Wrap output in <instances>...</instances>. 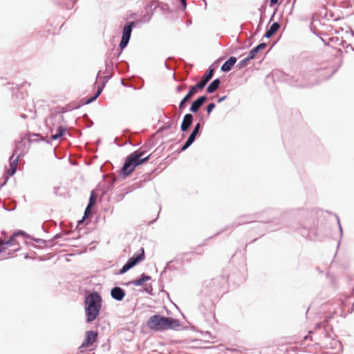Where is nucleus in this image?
<instances>
[{
    "mask_svg": "<svg viewBox=\"0 0 354 354\" xmlns=\"http://www.w3.org/2000/svg\"><path fill=\"white\" fill-rule=\"evenodd\" d=\"M110 295L111 298L114 300L121 301L126 295V291L119 286H114L111 289Z\"/></svg>",
    "mask_w": 354,
    "mask_h": 354,
    "instance_id": "17",
    "label": "nucleus"
},
{
    "mask_svg": "<svg viewBox=\"0 0 354 354\" xmlns=\"http://www.w3.org/2000/svg\"><path fill=\"white\" fill-rule=\"evenodd\" d=\"M1 244L3 245V247L6 248H8V246L12 247L16 245H19L18 242L17 241L16 234L13 233L7 241H2Z\"/></svg>",
    "mask_w": 354,
    "mask_h": 354,
    "instance_id": "30",
    "label": "nucleus"
},
{
    "mask_svg": "<svg viewBox=\"0 0 354 354\" xmlns=\"http://www.w3.org/2000/svg\"><path fill=\"white\" fill-rule=\"evenodd\" d=\"M337 224H338V228H339V236H340V238L342 237V235H343V230H342V227L340 224V221H339V219L338 217H337Z\"/></svg>",
    "mask_w": 354,
    "mask_h": 354,
    "instance_id": "56",
    "label": "nucleus"
},
{
    "mask_svg": "<svg viewBox=\"0 0 354 354\" xmlns=\"http://www.w3.org/2000/svg\"><path fill=\"white\" fill-rule=\"evenodd\" d=\"M312 227L311 220L307 218L304 223H299L297 230L301 234L302 236H307L308 235L309 229Z\"/></svg>",
    "mask_w": 354,
    "mask_h": 354,
    "instance_id": "20",
    "label": "nucleus"
},
{
    "mask_svg": "<svg viewBox=\"0 0 354 354\" xmlns=\"http://www.w3.org/2000/svg\"><path fill=\"white\" fill-rule=\"evenodd\" d=\"M194 122V115L192 113H186L180 124V131L183 133L187 132Z\"/></svg>",
    "mask_w": 354,
    "mask_h": 354,
    "instance_id": "18",
    "label": "nucleus"
},
{
    "mask_svg": "<svg viewBox=\"0 0 354 354\" xmlns=\"http://www.w3.org/2000/svg\"><path fill=\"white\" fill-rule=\"evenodd\" d=\"M165 330L172 329L178 330L181 326V322L171 317H166Z\"/></svg>",
    "mask_w": 354,
    "mask_h": 354,
    "instance_id": "19",
    "label": "nucleus"
},
{
    "mask_svg": "<svg viewBox=\"0 0 354 354\" xmlns=\"http://www.w3.org/2000/svg\"><path fill=\"white\" fill-rule=\"evenodd\" d=\"M136 21H128L123 26L122 37L119 44V48H121V50H124L128 46L131 39L132 30L133 28L136 27Z\"/></svg>",
    "mask_w": 354,
    "mask_h": 354,
    "instance_id": "9",
    "label": "nucleus"
},
{
    "mask_svg": "<svg viewBox=\"0 0 354 354\" xmlns=\"http://www.w3.org/2000/svg\"><path fill=\"white\" fill-rule=\"evenodd\" d=\"M14 234H16L17 237L19 236H22L26 239H32V236H30V234L26 233L25 231L21 230H19L15 231L14 232Z\"/></svg>",
    "mask_w": 354,
    "mask_h": 354,
    "instance_id": "39",
    "label": "nucleus"
},
{
    "mask_svg": "<svg viewBox=\"0 0 354 354\" xmlns=\"http://www.w3.org/2000/svg\"><path fill=\"white\" fill-rule=\"evenodd\" d=\"M59 189H60V187L59 186H55L53 187V193H54V194H55L56 196L61 195V194H59Z\"/></svg>",
    "mask_w": 354,
    "mask_h": 354,
    "instance_id": "58",
    "label": "nucleus"
},
{
    "mask_svg": "<svg viewBox=\"0 0 354 354\" xmlns=\"http://www.w3.org/2000/svg\"><path fill=\"white\" fill-rule=\"evenodd\" d=\"M157 168L153 169L151 172H147L143 174L142 179L140 181L147 182L149 181L153 178L156 174Z\"/></svg>",
    "mask_w": 354,
    "mask_h": 354,
    "instance_id": "33",
    "label": "nucleus"
},
{
    "mask_svg": "<svg viewBox=\"0 0 354 354\" xmlns=\"http://www.w3.org/2000/svg\"><path fill=\"white\" fill-rule=\"evenodd\" d=\"M216 104L214 102H211L206 106V111L207 115H209L212 111L215 109Z\"/></svg>",
    "mask_w": 354,
    "mask_h": 354,
    "instance_id": "45",
    "label": "nucleus"
},
{
    "mask_svg": "<svg viewBox=\"0 0 354 354\" xmlns=\"http://www.w3.org/2000/svg\"><path fill=\"white\" fill-rule=\"evenodd\" d=\"M6 249H7L6 247H3V245H2L1 243L0 244V254L2 253L3 252L6 251Z\"/></svg>",
    "mask_w": 354,
    "mask_h": 354,
    "instance_id": "63",
    "label": "nucleus"
},
{
    "mask_svg": "<svg viewBox=\"0 0 354 354\" xmlns=\"http://www.w3.org/2000/svg\"><path fill=\"white\" fill-rule=\"evenodd\" d=\"M310 30H311V32H312L314 35H317V37H319V35H321L322 34V32H319V31L316 29V28H315V27H313V26H310Z\"/></svg>",
    "mask_w": 354,
    "mask_h": 354,
    "instance_id": "54",
    "label": "nucleus"
},
{
    "mask_svg": "<svg viewBox=\"0 0 354 354\" xmlns=\"http://www.w3.org/2000/svg\"><path fill=\"white\" fill-rule=\"evenodd\" d=\"M21 157H23V151H21L15 158H12V157L9 158L10 162V168L7 170V178L8 179L9 177L12 176L17 171V165L18 161Z\"/></svg>",
    "mask_w": 354,
    "mask_h": 354,
    "instance_id": "16",
    "label": "nucleus"
},
{
    "mask_svg": "<svg viewBox=\"0 0 354 354\" xmlns=\"http://www.w3.org/2000/svg\"><path fill=\"white\" fill-rule=\"evenodd\" d=\"M221 84V81L220 78H216L213 81H212L206 88V91L208 93H214L220 86Z\"/></svg>",
    "mask_w": 354,
    "mask_h": 354,
    "instance_id": "25",
    "label": "nucleus"
},
{
    "mask_svg": "<svg viewBox=\"0 0 354 354\" xmlns=\"http://www.w3.org/2000/svg\"><path fill=\"white\" fill-rule=\"evenodd\" d=\"M151 279V276L146 274L145 273H142L140 274L139 278L135 279L126 283H123L122 284L124 286H129L131 285L140 286H142L145 282L150 281Z\"/></svg>",
    "mask_w": 354,
    "mask_h": 354,
    "instance_id": "15",
    "label": "nucleus"
},
{
    "mask_svg": "<svg viewBox=\"0 0 354 354\" xmlns=\"http://www.w3.org/2000/svg\"><path fill=\"white\" fill-rule=\"evenodd\" d=\"M66 111H54L46 119L45 124L50 131L53 132L54 129L62 125L64 122L63 113Z\"/></svg>",
    "mask_w": 354,
    "mask_h": 354,
    "instance_id": "10",
    "label": "nucleus"
},
{
    "mask_svg": "<svg viewBox=\"0 0 354 354\" xmlns=\"http://www.w3.org/2000/svg\"><path fill=\"white\" fill-rule=\"evenodd\" d=\"M141 292H145L150 295H153V288L151 285L142 288L140 290Z\"/></svg>",
    "mask_w": 354,
    "mask_h": 354,
    "instance_id": "46",
    "label": "nucleus"
},
{
    "mask_svg": "<svg viewBox=\"0 0 354 354\" xmlns=\"http://www.w3.org/2000/svg\"><path fill=\"white\" fill-rule=\"evenodd\" d=\"M25 145L26 142L24 138H21V140L16 142L15 149L12 152V154L10 157H12L13 158L15 155L17 156L19 153H21V151H23L24 156V154L26 153V151H25Z\"/></svg>",
    "mask_w": 354,
    "mask_h": 354,
    "instance_id": "23",
    "label": "nucleus"
},
{
    "mask_svg": "<svg viewBox=\"0 0 354 354\" xmlns=\"http://www.w3.org/2000/svg\"><path fill=\"white\" fill-rule=\"evenodd\" d=\"M91 207L86 206V207L85 208V210H84V216L82 220H80L78 221V225H80L81 223H83L84 219L87 218L88 216V215L91 214Z\"/></svg>",
    "mask_w": 354,
    "mask_h": 354,
    "instance_id": "43",
    "label": "nucleus"
},
{
    "mask_svg": "<svg viewBox=\"0 0 354 354\" xmlns=\"http://www.w3.org/2000/svg\"><path fill=\"white\" fill-rule=\"evenodd\" d=\"M215 70L216 68L214 67V65L212 64L208 68V69L203 76L201 82L196 83L194 85L189 88L186 95L181 100V101L179 103L178 109L180 111H183L186 108L187 103L190 100V98H192L194 95H196L198 91L202 90L206 86L208 82L213 77Z\"/></svg>",
    "mask_w": 354,
    "mask_h": 354,
    "instance_id": "5",
    "label": "nucleus"
},
{
    "mask_svg": "<svg viewBox=\"0 0 354 354\" xmlns=\"http://www.w3.org/2000/svg\"><path fill=\"white\" fill-rule=\"evenodd\" d=\"M207 99V95H203L197 97L191 103L189 111L193 113H196Z\"/></svg>",
    "mask_w": 354,
    "mask_h": 354,
    "instance_id": "14",
    "label": "nucleus"
},
{
    "mask_svg": "<svg viewBox=\"0 0 354 354\" xmlns=\"http://www.w3.org/2000/svg\"><path fill=\"white\" fill-rule=\"evenodd\" d=\"M84 117L86 118V119H87V120H88V121H87V124H86V127H87V128H90V127H91L93 125V122L91 120H90V119H88V115H87V114H86V113H85V114L84 115Z\"/></svg>",
    "mask_w": 354,
    "mask_h": 354,
    "instance_id": "53",
    "label": "nucleus"
},
{
    "mask_svg": "<svg viewBox=\"0 0 354 354\" xmlns=\"http://www.w3.org/2000/svg\"><path fill=\"white\" fill-rule=\"evenodd\" d=\"M62 234L61 233L56 234L51 239H49L48 242L52 243L53 241H57L59 239H61Z\"/></svg>",
    "mask_w": 354,
    "mask_h": 354,
    "instance_id": "50",
    "label": "nucleus"
},
{
    "mask_svg": "<svg viewBox=\"0 0 354 354\" xmlns=\"http://www.w3.org/2000/svg\"><path fill=\"white\" fill-rule=\"evenodd\" d=\"M283 0H270L269 6L274 7L275 5H279Z\"/></svg>",
    "mask_w": 354,
    "mask_h": 354,
    "instance_id": "52",
    "label": "nucleus"
},
{
    "mask_svg": "<svg viewBox=\"0 0 354 354\" xmlns=\"http://www.w3.org/2000/svg\"><path fill=\"white\" fill-rule=\"evenodd\" d=\"M340 39H341V38H339L337 37H333L329 39L330 42H333L335 44L338 45V46L339 44Z\"/></svg>",
    "mask_w": 354,
    "mask_h": 354,
    "instance_id": "51",
    "label": "nucleus"
},
{
    "mask_svg": "<svg viewBox=\"0 0 354 354\" xmlns=\"http://www.w3.org/2000/svg\"><path fill=\"white\" fill-rule=\"evenodd\" d=\"M195 141L192 140V139L187 138V140L185 142V143L182 145L180 147V151H185Z\"/></svg>",
    "mask_w": 354,
    "mask_h": 354,
    "instance_id": "40",
    "label": "nucleus"
},
{
    "mask_svg": "<svg viewBox=\"0 0 354 354\" xmlns=\"http://www.w3.org/2000/svg\"><path fill=\"white\" fill-rule=\"evenodd\" d=\"M341 315L346 317L348 314H351L354 310V297L351 295L346 297L344 301H342L340 304Z\"/></svg>",
    "mask_w": 354,
    "mask_h": 354,
    "instance_id": "11",
    "label": "nucleus"
},
{
    "mask_svg": "<svg viewBox=\"0 0 354 354\" xmlns=\"http://www.w3.org/2000/svg\"><path fill=\"white\" fill-rule=\"evenodd\" d=\"M117 180V178L114 177L111 180H103L102 182L99 183L97 186V190L101 192L102 197L105 196L110 190L114 187Z\"/></svg>",
    "mask_w": 354,
    "mask_h": 354,
    "instance_id": "13",
    "label": "nucleus"
},
{
    "mask_svg": "<svg viewBox=\"0 0 354 354\" xmlns=\"http://www.w3.org/2000/svg\"><path fill=\"white\" fill-rule=\"evenodd\" d=\"M237 61V58L230 56L221 66V71L224 73L230 72Z\"/></svg>",
    "mask_w": 354,
    "mask_h": 354,
    "instance_id": "21",
    "label": "nucleus"
},
{
    "mask_svg": "<svg viewBox=\"0 0 354 354\" xmlns=\"http://www.w3.org/2000/svg\"><path fill=\"white\" fill-rule=\"evenodd\" d=\"M145 259V252L143 248L133 254L127 261L123 265V266L118 270V274H124L128 272L130 269L142 262Z\"/></svg>",
    "mask_w": 354,
    "mask_h": 354,
    "instance_id": "6",
    "label": "nucleus"
},
{
    "mask_svg": "<svg viewBox=\"0 0 354 354\" xmlns=\"http://www.w3.org/2000/svg\"><path fill=\"white\" fill-rule=\"evenodd\" d=\"M46 242L44 243V245L42 248H53L55 245H59V246H63L64 244L62 243H59V241H53L52 243L48 242V240H46Z\"/></svg>",
    "mask_w": 354,
    "mask_h": 354,
    "instance_id": "42",
    "label": "nucleus"
},
{
    "mask_svg": "<svg viewBox=\"0 0 354 354\" xmlns=\"http://www.w3.org/2000/svg\"><path fill=\"white\" fill-rule=\"evenodd\" d=\"M104 86H103V85L99 86L97 87V91H96V92H95V95H97V97H99V96H100V95L102 93V91H103V89H104Z\"/></svg>",
    "mask_w": 354,
    "mask_h": 354,
    "instance_id": "57",
    "label": "nucleus"
},
{
    "mask_svg": "<svg viewBox=\"0 0 354 354\" xmlns=\"http://www.w3.org/2000/svg\"><path fill=\"white\" fill-rule=\"evenodd\" d=\"M115 61L109 60V59L106 58L104 61L105 64V70L103 71V73H105L106 71H109L111 73H113L114 71V68L115 67V65H114Z\"/></svg>",
    "mask_w": 354,
    "mask_h": 354,
    "instance_id": "31",
    "label": "nucleus"
},
{
    "mask_svg": "<svg viewBox=\"0 0 354 354\" xmlns=\"http://www.w3.org/2000/svg\"><path fill=\"white\" fill-rule=\"evenodd\" d=\"M252 59L251 57H249V55H248V56L245 58L243 59L239 62V64L236 65V67L239 69H241L245 67L248 65V62Z\"/></svg>",
    "mask_w": 354,
    "mask_h": 354,
    "instance_id": "36",
    "label": "nucleus"
},
{
    "mask_svg": "<svg viewBox=\"0 0 354 354\" xmlns=\"http://www.w3.org/2000/svg\"><path fill=\"white\" fill-rule=\"evenodd\" d=\"M203 127V124L200 123V122H198L194 127L192 132L189 135L188 138L192 139V140L195 141L196 139V137L198 136H200L201 134V129Z\"/></svg>",
    "mask_w": 354,
    "mask_h": 354,
    "instance_id": "28",
    "label": "nucleus"
},
{
    "mask_svg": "<svg viewBox=\"0 0 354 354\" xmlns=\"http://www.w3.org/2000/svg\"><path fill=\"white\" fill-rule=\"evenodd\" d=\"M263 16H262V14L261 15V17H260V19H259V24L256 28V30L251 35L250 37V46H251L252 44H253V39L254 38V37L261 31V24H263Z\"/></svg>",
    "mask_w": 354,
    "mask_h": 354,
    "instance_id": "32",
    "label": "nucleus"
},
{
    "mask_svg": "<svg viewBox=\"0 0 354 354\" xmlns=\"http://www.w3.org/2000/svg\"><path fill=\"white\" fill-rule=\"evenodd\" d=\"M173 261H169L166 263L163 270L160 273V276L163 275L167 270H175L176 268L174 266L171 265Z\"/></svg>",
    "mask_w": 354,
    "mask_h": 354,
    "instance_id": "38",
    "label": "nucleus"
},
{
    "mask_svg": "<svg viewBox=\"0 0 354 354\" xmlns=\"http://www.w3.org/2000/svg\"><path fill=\"white\" fill-rule=\"evenodd\" d=\"M162 12H169V6L167 3L159 1L158 7Z\"/></svg>",
    "mask_w": 354,
    "mask_h": 354,
    "instance_id": "44",
    "label": "nucleus"
},
{
    "mask_svg": "<svg viewBox=\"0 0 354 354\" xmlns=\"http://www.w3.org/2000/svg\"><path fill=\"white\" fill-rule=\"evenodd\" d=\"M115 68L120 73H125L129 69V65L126 61H120L115 64Z\"/></svg>",
    "mask_w": 354,
    "mask_h": 354,
    "instance_id": "29",
    "label": "nucleus"
},
{
    "mask_svg": "<svg viewBox=\"0 0 354 354\" xmlns=\"http://www.w3.org/2000/svg\"><path fill=\"white\" fill-rule=\"evenodd\" d=\"M246 279V268H243L238 276L235 273L228 274L225 279L219 275L203 281L199 293L200 304L198 310L207 322H212L215 318L214 304L218 300L223 287L227 282H233L236 285L243 283Z\"/></svg>",
    "mask_w": 354,
    "mask_h": 354,
    "instance_id": "1",
    "label": "nucleus"
},
{
    "mask_svg": "<svg viewBox=\"0 0 354 354\" xmlns=\"http://www.w3.org/2000/svg\"><path fill=\"white\" fill-rule=\"evenodd\" d=\"M123 50L119 48L116 50L115 49H111L107 51L106 54V58L109 59V60L117 61L120 56Z\"/></svg>",
    "mask_w": 354,
    "mask_h": 354,
    "instance_id": "24",
    "label": "nucleus"
},
{
    "mask_svg": "<svg viewBox=\"0 0 354 354\" xmlns=\"http://www.w3.org/2000/svg\"><path fill=\"white\" fill-rule=\"evenodd\" d=\"M350 48L352 51L354 52V47L351 46V44H347L346 46V49ZM346 52H347V50H346Z\"/></svg>",
    "mask_w": 354,
    "mask_h": 354,
    "instance_id": "64",
    "label": "nucleus"
},
{
    "mask_svg": "<svg viewBox=\"0 0 354 354\" xmlns=\"http://www.w3.org/2000/svg\"><path fill=\"white\" fill-rule=\"evenodd\" d=\"M30 240H33L37 243H42L44 245V243L46 242V240L39 239V238H35L32 236V239H30Z\"/></svg>",
    "mask_w": 354,
    "mask_h": 354,
    "instance_id": "55",
    "label": "nucleus"
},
{
    "mask_svg": "<svg viewBox=\"0 0 354 354\" xmlns=\"http://www.w3.org/2000/svg\"><path fill=\"white\" fill-rule=\"evenodd\" d=\"M159 4V0H151L145 6V10L147 13L152 12L158 8Z\"/></svg>",
    "mask_w": 354,
    "mask_h": 354,
    "instance_id": "27",
    "label": "nucleus"
},
{
    "mask_svg": "<svg viewBox=\"0 0 354 354\" xmlns=\"http://www.w3.org/2000/svg\"><path fill=\"white\" fill-rule=\"evenodd\" d=\"M112 76L113 73H109V74L107 75L103 76L102 77V85H103V86H105L106 82L112 77Z\"/></svg>",
    "mask_w": 354,
    "mask_h": 354,
    "instance_id": "48",
    "label": "nucleus"
},
{
    "mask_svg": "<svg viewBox=\"0 0 354 354\" xmlns=\"http://www.w3.org/2000/svg\"><path fill=\"white\" fill-rule=\"evenodd\" d=\"M281 25L279 22H273L270 27L266 30L263 37L266 39L271 38L280 28Z\"/></svg>",
    "mask_w": 354,
    "mask_h": 354,
    "instance_id": "22",
    "label": "nucleus"
},
{
    "mask_svg": "<svg viewBox=\"0 0 354 354\" xmlns=\"http://www.w3.org/2000/svg\"><path fill=\"white\" fill-rule=\"evenodd\" d=\"M166 316L155 314L151 316L147 322V326L151 330L162 332L165 330Z\"/></svg>",
    "mask_w": 354,
    "mask_h": 354,
    "instance_id": "7",
    "label": "nucleus"
},
{
    "mask_svg": "<svg viewBox=\"0 0 354 354\" xmlns=\"http://www.w3.org/2000/svg\"><path fill=\"white\" fill-rule=\"evenodd\" d=\"M153 17V13L152 12H150V13H145L140 19H138L136 22V24H139V23H143V24H147V23H149L151 18Z\"/></svg>",
    "mask_w": 354,
    "mask_h": 354,
    "instance_id": "34",
    "label": "nucleus"
},
{
    "mask_svg": "<svg viewBox=\"0 0 354 354\" xmlns=\"http://www.w3.org/2000/svg\"><path fill=\"white\" fill-rule=\"evenodd\" d=\"M227 98V95H223L222 97H220L218 98V100H217V102L218 103H221L222 102H223L225 99Z\"/></svg>",
    "mask_w": 354,
    "mask_h": 354,
    "instance_id": "60",
    "label": "nucleus"
},
{
    "mask_svg": "<svg viewBox=\"0 0 354 354\" xmlns=\"http://www.w3.org/2000/svg\"><path fill=\"white\" fill-rule=\"evenodd\" d=\"M97 97H98L97 95L94 94L89 97H84V98L81 99V102H82V104L86 105V104H88L92 103L93 102L95 101L97 99Z\"/></svg>",
    "mask_w": 354,
    "mask_h": 354,
    "instance_id": "35",
    "label": "nucleus"
},
{
    "mask_svg": "<svg viewBox=\"0 0 354 354\" xmlns=\"http://www.w3.org/2000/svg\"><path fill=\"white\" fill-rule=\"evenodd\" d=\"M195 141L192 140V139L187 138V140L185 142V143L182 145L180 147V151H185Z\"/></svg>",
    "mask_w": 354,
    "mask_h": 354,
    "instance_id": "41",
    "label": "nucleus"
},
{
    "mask_svg": "<svg viewBox=\"0 0 354 354\" xmlns=\"http://www.w3.org/2000/svg\"><path fill=\"white\" fill-rule=\"evenodd\" d=\"M285 217V214L283 213L280 212L277 209H268L261 213H256L254 214H243L237 217L231 224L225 227L221 231L216 232L214 235L208 237L205 240V242L211 239L212 237L218 236L222 232L229 230L235 228L241 225L253 223L256 221H258L259 223H274L278 227H268L267 230L272 232L275 231L282 226H284L283 219Z\"/></svg>",
    "mask_w": 354,
    "mask_h": 354,
    "instance_id": "2",
    "label": "nucleus"
},
{
    "mask_svg": "<svg viewBox=\"0 0 354 354\" xmlns=\"http://www.w3.org/2000/svg\"><path fill=\"white\" fill-rule=\"evenodd\" d=\"M55 129H56L55 133L52 134L50 136V139H47L46 138H44L40 134L33 133L32 136L39 137L40 138L39 139H33L32 138H28V142L31 143V142H38L39 141H43V142H46V143L50 144L51 140H57V139L60 138L61 137H62L64 135H65V133H66V132L67 131L66 127H65V126H64L62 124V125H59Z\"/></svg>",
    "mask_w": 354,
    "mask_h": 354,
    "instance_id": "8",
    "label": "nucleus"
},
{
    "mask_svg": "<svg viewBox=\"0 0 354 354\" xmlns=\"http://www.w3.org/2000/svg\"><path fill=\"white\" fill-rule=\"evenodd\" d=\"M147 151L143 147L133 151L129 154L124 159V162L120 169V175L124 178L130 175L136 167L147 162L151 154L142 157Z\"/></svg>",
    "mask_w": 354,
    "mask_h": 354,
    "instance_id": "3",
    "label": "nucleus"
},
{
    "mask_svg": "<svg viewBox=\"0 0 354 354\" xmlns=\"http://www.w3.org/2000/svg\"><path fill=\"white\" fill-rule=\"evenodd\" d=\"M153 146V143L151 140H148L146 143H145L142 147L145 149V151H149Z\"/></svg>",
    "mask_w": 354,
    "mask_h": 354,
    "instance_id": "49",
    "label": "nucleus"
},
{
    "mask_svg": "<svg viewBox=\"0 0 354 354\" xmlns=\"http://www.w3.org/2000/svg\"><path fill=\"white\" fill-rule=\"evenodd\" d=\"M95 196L94 194V191H92L90 198H89V200H88V203L87 204V206H89L91 207H93V205L95 204Z\"/></svg>",
    "mask_w": 354,
    "mask_h": 354,
    "instance_id": "47",
    "label": "nucleus"
},
{
    "mask_svg": "<svg viewBox=\"0 0 354 354\" xmlns=\"http://www.w3.org/2000/svg\"><path fill=\"white\" fill-rule=\"evenodd\" d=\"M266 46L267 44L265 42H261L257 46H254L249 51L248 54L249 55V57H251L253 59L256 57V55Z\"/></svg>",
    "mask_w": 354,
    "mask_h": 354,
    "instance_id": "26",
    "label": "nucleus"
},
{
    "mask_svg": "<svg viewBox=\"0 0 354 354\" xmlns=\"http://www.w3.org/2000/svg\"><path fill=\"white\" fill-rule=\"evenodd\" d=\"M174 122L172 120H169L167 122H166L164 125L161 126L158 130L157 131V133L162 132L163 131L169 130L171 128L173 125Z\"/></svg>",
    "mask_w": 354,
    "mask_h": 354,
    "instance_id": "37",
    "label": "nucleus"
},
{
    "mask_svg": "<svg viewBox=\"0 0 354 354\" xmlns=\"http://www.w3.org/2000/svg\"><path fill=\"white\" fill-rule=\"evenodd\" d=\"M346 44V41L344 40L342 38H341L339 46H344Z\"/></svg>",
    "mask_w": 354,
    "mask_h": 354,
    "instance_id": "62",
    "label": "nucleus"
},
{
    "mask_svg": "<svg viewBox=\"0 0 354 354\" xmlns=\"http://www.w3.org/2000/svg\"><path fill=\"white\" fill-rule=\"evenodd\" d=\"M122 132H123V136H127L128 135H129L131 133V131L129 129H124L122 131Z\"/></svg>",
    "mask_w": 354,
    "mask_h": 354,
    "instance_id": "59",
    "label": "nucleus"
},
{
    "mask_svg": "<svg viewBox=\"0 0 354 354\" xmlns=\"http://www.w3.org/2000/svg\"><path fill=\"white\" fill-rule=\"evenodd\" d=\"M102 304V297L97 291H93L85 297L84 310L87 323H91L97 319L101 310Z\"/></svg>",
    "mask_w": 354,
    "mask_h": 354,
    "instance_id": "4",
    "label": "nucleus"
},
{
    "mask_svg": "<svg viewBox=\"0 0 354 354\" xmlns=\"http://www.w3.org/2000/svg\"><path fill=\"white\" fill-rule=\"evenodd\" d=\"M98 333L95 330H88L86 332L85 337L81 344L79 349L87 348L93 346L97 340Z\"/></svg>",
    "mask_w": 354,
    "mask_h": 354,
    "instance_id": "12",
    "label": "nucleus"
},
{
    "mask_svg": "<svg viewBox=\"0 0 354 354\" xmlns=\"http://www.w3.org/2000/svg\"><path fill=\"white\" fill-rule=\"evenodd\" d=\"M276 12H277V8L274 9L272 15H271L270 20H269V23H270L272 21H273L274 15H276Z\"/></svg>",
    "mask_w": 354,
    "mask_h": 354,
    "instance_id": "61",
    "label": "nucleus"
}]
</instances>
